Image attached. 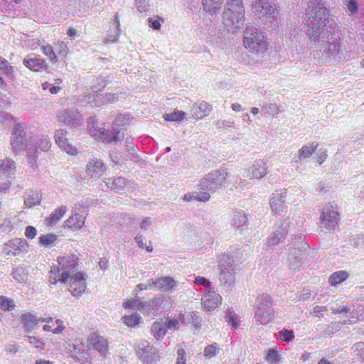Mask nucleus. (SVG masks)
Returning a JSON list of instances; mask_svg holds the SVG:
<instances>
[{
  "label": "nucleus",
  "instance_id": "f257e3e1",
  "mask_svg": "<svg viewBox=\"0 0 364 364\" xmlns=\"http://www.w3.org/2000/svg\"><path fill=\"white\" fill-rule=\"evenodd\" d=\"M304 25L307 28V35L310 40L316 43L326 28H333L329 20V9L326 0H309L306 9Z\"/></svg>",
  "mask_w": 364,
  "mask_h": 364
},
{
  "label": "nucleus",
  "instance_id": "f704fd0d",
  "mask_svg": "<svg viewBox=\"0 0 364 364\" xmlns=\"http://www.w3.org/2000/svg\"><path fill=\"white\" fill-rule=\"evenodd\" d=\"M329 309L332 311V313L335 314L347 315L348 314H353L351 308L344 304L343 301L339 300L330 303Z\"/></svg>",
  "mask_w": 364,
  "mask_h": 364
},
{
  "label": "nucleus",
  "instance_id": "f03ea898",
  "mask_svg": "<svg viewBox=\"0 0 364 364\" xmlns=\"http://www.w3.org/2000/svg\"><path fill=\"white\" fill-rule=\"evenodd\" d=\"M244 21L245 8L242 0L228 1L223 11V24L229 28L237 29L243 25Z\"/></svg>",
  "mask_w": 364,
  "mask_h": 364
},
{
  "label": "nucleus",
  "instance_id": "473e14b6",
  "mask_svg": "<svg viewBox=\"0 0 364 364\" xmlns=\"http://www.w3.org/2000/svg\"><path fill=\"white\" fill-rule=\"evenodd\" d=\"M220 299V295L209 291L205 296L203 306L208 311H210L217 306Z\"/></svg>",
  "mask_w": 364,
  "mask_h": 364
},
{
  "label": "nucleus",
  "instance_id": "4c0bfd02",
  "mask_svg": "<svg viewBox=\"0 0 364 364\" xmlns=\"http://www.w3.org/2000/svg\"><path fill=\"white\" fill-rule=\"evenodd\" d=\"M67 211V207L61 205L56 208L46 220L48 226H53L56 224Z\"/></svg>",
  "mask_w": 364,
  "mask_h": 364
},
{
  "label": "nucleus",
  "instance_id": "37998d69",
  "mask_svg": "<svg viewBox=\"0 0 364 364\" xmlns=\"http://www.w3.org/2000/svg\"><path fill=\"white\" fill-rule=\"evenodd\" d=\"M113 26L114 27V30L112 33L109 34L107 38L105 39V43H110L116 42L119 36L121 31L119 30V21L117 18V16H115V18L114 19Z\"/></svg>",
  "mask_w": 364,
  "mask_h": 364
},
{
  "label": "nucleus",
  "instance_id": "9b49d317",
  "mask_svg": "<svg viewBox=\"0 0 364 364\" xmlns=\"http://www.w3.org/2000/svg\"><path fill=\"white\" fill-rule=\"evenodd\" d=\"M136 353L146 364H155L159 360L156 348L150 346L147 341H142L138 345Z\"/></svg>",
  "mask_w": 364,
  "mask_h": 364
},
{
  "label": "nucleus",
  "instance_id": "cd10ccee",
  "mask_svg": "<svg viewBox=\"0 0 364 364\" xmlns=\"http://www.w3.org/2000/svg\"><path fill=\"white\" fill-rule=\"evenodd\" d=\"M318 144L312 143L311 145H304L296 154L292 158L291 163H298L310 157L317 148Z\"/></svg>",
  "mask_w": 364,
  "mask_h": 364
},
{
  "label": "nucleus",
  "instance_id": "6ab92c4d",
  "mask_svg": "<svg viewBox=\"0 0 364 364\" xmlns=\"http://www.w3.org/2000/svg\"><path fill=\"white\" fill-rule=\"evenodd\" d=\"M106 169L104 162L97 158L90 159L86 166V173L91 178L100 176Z\"/></svg>",
  "mask_w": 364,
  "mask_h": 364
},
{
  "label": "nucleus",
  "instance_id": "0eeeda50",
  "mask_svg": "<svg viewBox=\"0 0 364 364\" xmlns=\"http://www.w3.org/2000/svg\"><path fill=\"white\" fill-rule=\"evenodd\" d=\"M171 306V299L169 296L159 295L149 301H145L142 309L144 311V314L157 316Z\"/></svg>",
  "mask_w": 364,
  "mask_h": 364
},
{
  "label": "nucleus",
  "instance_id": "ddd939ff",
  "mask_svg": "<svg viewBox=\"0 0 364 364\" xmlns=\"http://www.w3.org/2000/svg\"><path fill=\"white\" fill-rule=\"evenodd\" d=\"M58 117L60 122L70 127H77L82 123V115L77 109H65L60 112Z\"/></svg>",
  "mask_w": 364,
  "mask_h": 364
},
{
  "label": "nucleus",
  "instance_id": "052dcab7",
  "mask_svg": "<svg viewBox=\"0 0 364 364\" xmlns=\"http://www.w3.org/2000/svg\"><path fill=\"white\" fill-rule=\"evenodd\" d=\"M350 245L355 247L364 249V235H359L355 237H351L349 240Z\"/></svg>",
  "mask_w": 364,
  "mask_h": 364
},
{
  "label": "nucleus",
  "instance_id": "c756f323",
  "mask_svg": "<svg viewBox=\"0 0 364 364\" xmlns=\"http://www.w3.org/2000/svg\"><path fill=\"white\" fill-rule=\"evenodd\" d=\"M255 318L260 324L266 325L272 320L274 317L273 309H267V307L262 309L261 305L259 307L255 306Z\"/></svg>",
  "mask_w": 364,
  "mask_h": 364
},
{
  "label": "nucleus",
  "instance_id": "7ed1b4c3",
  "mask_svg": "<svg viewBox=\"0 0 364 364\" xmlns=\"http://www.w3.org/2000/svg\"><path fill=\"white\" fill-rule=\"evenodd\" d=\"M244 46L252 53H264L267 43L263 33L253 26H247L244 32Z\"/></svg>",
  "mask_w": 364,
  "mask_h": 364
},
{
  "label": "nucleus",
  "instance_id": "2f4dec72",
  "mask_svg": "<svg viewBox=\"0 0 364 364\" xmlns=\"http://www.w3.org/2000/svg\"><path fill=\"white\" fill-rule=\"evenodd\" d=\"M248 218L242 210H235L232 213L230 224L234 228H241L247 225Z\"/></svg>",
  "mask_w": 364,
  "mask_h": 364
},
{
  "label": "nucleus",
  "instance_id": "c03bdc74",
  "mask_svg": "<svg viewBox=\"0 0 364 364\" xmlns=\"http://www.w3.org/2000/svg\"><path fill=\"white\" fill-rule=\"evenodd\" d=\"M186 112L180 110H175L172 113H166L164 114V118L166 121L175 122L181 121L184 119Z\"/></svg>",
  "mask_w": 364,
  "mask_h": 364
},
{
  "label": "nucleus",
  "instance_id": "5fc2aeb1",
  "mask_svg": "<svg viewBox=\"0 0 364 364\" xmlns=\"http://www.w3.org/2000/svg\"><path fill=\"white\" fill-rule=\"evenodd\" d=\"M87 129L90 134L96 136L98 133L99 128L97 127V121L94 117H90L87 121Z\"/></svg>",
  "mask_w": 364,
  "mask_h": 364
},
{
  "label": "nucleus",
  "instance_id": "680f3d73",
  "mask_svg": "<svg viewBox=\"0 0 364 364\" xmlns=\"http://www.w3.org/2000/svg\"><path fill=\"white\" fill-rule=\"evenodd\" d=\"M129 118H127L125 115L119 114L118 115L112 124V129L114 131L120 130L119 127L123 125Z\"/></svg>",
  "mask_w": 364,
  "mask_h": 364
},
{
  "label": "nucleus",
  "instance_id": "58836bf2",
  "mask_svg": "<svg viewBox=\"0 0 364 364\" xmlns=\"http://www.w3.org/2000/svg\"><path fill=\"white\" fill-rule=\"evenodd\" d=\"M166 325L162 321H155L151 326V334L156 338L159 339L163 338L166 333Z\"/></svg>",
  "mask_w": 364,
  "mask_h": 364
},
{
  "label": "nucleus",
  "instance_id": "f8f14e48",
  "mask_svg": "<svg viewBox=\"0 0 364 364\" xmlns=\"http://www.w3.org/2000/svg\"><path fill=\"white\" fill-rule=\"evenodd\" d=\"M252 10L259 18L267 16L274 18L276 4L274 0H255L252 5Z\"/></svg>",
  "mask_w": 364,
  "mask_h": 364
},
{
  "label": "nucleus",
  "instance_id": "72a5a7b5",
  "mask_svg": "<svg viewBox=\"0 0 364 364\" xmlns=\"http://www.w3.org/2000/svg\"><path fill=\"white\" fill-rule=\"evenodd\" d=\"M211 111V107L206 102L200 105H193L192 107L193 117L196 119H202L207 116Z\"/></svg>",
  "mask_w": 364,
  "mask_h": 364
},
{
  "label": "nucleus",
  "instance_id": "603ef678",
  "mask_svg": "<svg viewBox=\"0 0 364 364\" xmlns=\"http://www.w3.org/2000/svg\"><path fill=\"white\" fill-rule=\"evenodd\" d=\"M41 200V196L38 193H32L25 199L24 203L28 208H32L36 205H39Z\"/></svg>",
  "mask_w": 364,
  "mask_h": 364
},
{
  "label": "nucleus",
  "instance_id": "c9c22d12",
  "mask_svg": "<svg viewBox=\"0 0 364 364\" xmlns=\"http://www.w3.org/2000/svg\"><path fill=\"white\" fill-rule=\"evenodd\" d=\"M85 217L80 215L78 213H75V215L70 216L68 219L65 220V225L69 228L78 230L80 229L85 223Z\"/></svg>",
  "mask_w": 364,
  "mask_h": 364
},
{
  "label": "nucleus",
  "instance_id": "a18cd8bd",
  "mask_svg": "<svg viewBox=\"0 0 364 364\" xmlns=\"http://www.w3.org/2000/svg\"><path fill=\"white\" fill-rule=\"evenodd\" d=\"M157 290L156 279H150L146 283L139 284L136 286L135 290L141 291L144 290Z\"/></svg>",
  "mask_w": 364,
  "mask_h": 364
},
{
  "label": "nucleus",
  "instance_id": "7c9ffc66",
  "mask_svg": "<svg viewBox=\"0 0 364 364\" xmlns=\"http://www.w3.org/2000/svg\"><path fill=\"white\" fill-rule=\"evenodd\" d=\"M16 171V164L12 159L6 158L0 161V178L14 174Z\"/></svg>",
  "mask_w": 364,
  "mask_h": 364
},
{
  "label": "nucleus",
  "instance_id": "a878e982",
  "mask_svg": "<svg viewBox=\"0 0 364 364\" xmlns=\"http://www.w3.org/2000/svg\"><path fill=\"white\" fill-rule=\"evenodd\" d=\"M23 64L28 69L35 72L46 70L48 68L46 62L43 59L29 55L24 58Z\"/></svg>",
  "mask_w": 364,
  "mask_h": 364
},
{
  "label": "nucleus",
  "instance_id": "6e6552de",
  "mask_svg": "<svg viewBox=\"0 0 364 364\" xmlns=\"http://www.w3.org/2000/svg\"><path fill=\"white\" fill-rule=\"evenodd\" d=\"M77 258L74 255L58 257L57 261L63 270L61 277L59 279L60 282L66 283L69 277L75 274V272L77 270Z\"/></svg>",
  "mask_w": 364,
  "mask_h": 364
},
{
  "label": "nucleus",
  "instance_id": "c85d7f7f",
  "mask_svg": "<svg viewBox=\"0 0 364 364\" xmlns=\"http://www.w3.org/2000/svg\"><path fill=\"white\" fill-rule=\"evenodd\" d=\"M332 42L327 41L326 46L323 48V55L326 58H335L339 54L341 41L340 38H335Z\"/></svg>",
  "mask_w": 364,
  "mask_h": 364
},
{
  "label": "nucleus",
  "instance_id": "4d7b16f0",
  "mask_svg": "<svg viewBox=\"0 0 364 364\" xmlns=\"http://www.w3.org/2000/svg\"><path fill=\"white\" fill-rule=\"evenodd\" d=\"M187 320L196 328L200 326V319L197 311H191L187 315Z\"/></svg>",
  "mask_w": 364,
  "mask_h": 364
},
{
  "label": "nucleus",
  "instance_id": "412c9836",
  "mask_svg": "<svg viewBox=\"0 0 364 364\" xmlns=\"http://www.w3.org/2000/svg\"><path fill=\"white\" fill-rule=\"evenodd\" d=\"M287 193L281 191L280 193H274L269 200V205L272 210L274 214L280 215L286 208L284 203H286Z\"/></svg>",
  "mask_w": 364,
  "mask_h": 364
},
{
  "label": "nucleus",
  "instance_id": "69168bd1",
  "mask_svg": "<svg viewBox=\"0 0 364 364\" xmlns=\"http://www.w3.org/2000/svg\"><path fill=\"white\" fill-rule=\"evenodd\" d=\"M279 358L280 356L275 349L272 348L268 351V354L267 355V361L271 363H277L279 360Z\"/></svg>",
  "mask_w": 364,
  "mask_h": 364
},
{
  "label": "nucleus",
  "instance_id": "423d86ee",
  "mask_svg": "<svg viewBox=\"0 0 364 364\" xmlns=\"http://www.w3.org/2000/svg\"><path fill=\"white\" fill-rule=\"evenodd\" d=\"M227 176L228 173L224 169L211 171L200 181V189L215 193L223 187Z\"/></svg>",
  "mask_w": 364,
  "mask_h": 364
},
{
  "label": "nucleus",
  "instance_id": "1a4fd4ad",
  "mask_svg": "<svg viewBox=\"0 0 364 364\" xmlns=\"http://www.w3.org/2000/svg\"><path fill=\"white\" fill-rule=\"evenodd\" d=\"M340 213L336 208L331 205L323 208L321 215V223L323 228L328 230H333L338 225Z\"/></svg>",
  "mask_w": 364,
  "mask_h": 364
},
{
  "label": "nucleus",
  "instance_id": "393cba45",
  "mask_svg": "<svg viewBox=\"0 0 364 364\" xmlns=\"http://www.w3.org/2000/svg\"><path fill=\"white\" fill-rule=\"evenodd\" d=\"M157 290L162 292H173L177 286V282L171 277H161L156 279Z\"/></svg>",
  "mask_w": 364,
  "mask_h": 364
},
{
  "label": "nucleus",
  "instance_id": "f3484780",
  "mask_svg": "<svg viewBox=\"0 0 364 364\" xmlns=\"http://www.w3.org/2000/svg\"><path fill=\"white\" fill-rule=\"evenodd\" d=\"M289 221L288 219L280 220L276 225L278 229L274 232L273 235L269 237L268 245L274 246L277 245L281 240L284 239L288 232L289 228Z\"/></svg>",
  "mask_w": 364,
  "mask_h": 364
},
{
  "label": "nucleus",
  "instance_id": "6e6d98bb",
  "mask_svg": "<svg viewBox=\"0 0 364 364\" xmlns=\"http://www.w3.org/2000/svg\"><path fill=\"white\" fill-rule=\"evenodd\" d=\"M42 52L47 56L49 57L50 60L53 63L57 61V56L53 50V48L50 45H45L41 47Z\"/></svg>",
  "mask_w": 364,
  "mask_h": 364
},
{
  "label": "nucleus",
  "instance_id": "ea45409f",
  "mask_svg": "<svg viewBox=\"0 0 364 364\" xmlns=\"http://www.w3.org/2000/svg\"><path fill=\"white\" fill-rule=\"evenodd\" d=\"M21 318L27 332L31 331L40 321L31 314H23L21 316Z\"/></svg>",
  "mask_w": 364,
  "mask_h": 364
},
{
  "label": "nucleus",
  "instance_id": "e2e57ef3",
  "mask_svg": "<svg viewBox=\"0 0 364 364\" xmlns=\"http://www.w3.org/2000/svg\"><path fill=\"white\" fill-rule=\"evenodd\" d=\"M134 2L137 8V10L139 12L142 13L148 10V8L149 6L148 0H134Z\"/></svg>",
  "mask_w": 364,
  "mask_h": 364
},
{
  "label": "nucleus",
  "instance_id": "a19ab883",
  "mask_svg": "<svg viewBox=\"0 0 364 364\" xmlns=\"http://www.w3.org/2000/svg\"><path fill=\"white\" fill-rule=\"evenodd\" d=\"M348 276L349 274L346 271L341 270L335 272L329 277L328 282L332 286H336L337 284L344 282L348 277Z\"/></svg>",
  "mask_w": 364,
  "mask_h": 364
},
{
  "label": "nucleus",
  "instance_id": "9d476101",
  "mask_svg": "<svg viewBox=\"0 0 364 364\" xmlns=\"http://www.w3.org/2000/svg\"><path fill=\"white\" fill-rule=\"evenodd\" d=\"M11 145L14 152L23 151L27 146V138L25 127L23 124H16L12 131Z\"/></svg>",
  "mask_w": 364,
  "mask_h": 364
},
{
  "label": "nucleus",
  "instance_id": "774afa93",
  "mask_svg": "<svg viewBox=\"0 0 364 364\" xmlns=\"http://www.w3.org/2000/svg\"><path fill=\"white\" fill-rule=\"evenodd\" d=\"M352 350L355 355L359 356L364 352V342H358L353 347Z\"/></svg>",
  "mask_w": 364,
  "mask_h": 364
},
{
  "label": "nucleus",
  "instance_id": "4468645a",
  "mask_svg": "<svg viewBox=\"0 0 364 364\" xmlns=\"http://www.w3.org/2000/svg\"><path fill=\"white\" fill-rule=\"evenodd\" d=\"M28 247L27 241L25 239L15 238L9 240L4 246L3 251L9 255H19L21 252H26Z\"/></svg>",
  "mask_w": 364,
  "mask_h": 364
},
{
  "label": "nucleus",
  "instance_id": "09e8293b",
  "mask_svg": "<svg viewBox=\"0 0 364 364\" xmlns=\"http://www.w3.org/2000/svg\"><path fill=\"white\" fill-rule=\"evenodd\" d=\"M140 318V316L136 312L125 315L123 317L124 323L130 327L135 326L139 323Z\"/></svg>",
  "mask_w": 364,
  "mask_h": 364
},
{
  "label": "nucleus",
  "instance_id": "3c124183",
  "mask_svg": "<svg viewBox=\"0 0 364 364\" xmlns=\"http://www.w3.org/2000/svg\"><path fill=\"white\" fill-rule=\"evenodd\" d=\"M57 240V236L53 234L43 235L39 237V242L46 247H50Z\"/></svg>",
  "mask_w": 364,
  "mask_h": 364
},
{
  "label": "nucleus",
  "instance_id": "864d4df0",
  "mask_svg": "<svg viewBox=\"0 0 364 364\" xmlns=\"http://www.w3.org/2000/svg\"><path fill=\"white\" fill-rule=\"evenodd\" d=\"M278 336L281 340L285 342H291L294 340L295 336L292 330L282 329L278 332Z\"/></svg>",
  "mask_w": 364,
  "mask_h": 364
},
{
  "label": "nucleus",
  "instance_id": "338daca9",
  "mask_svg": "<svg viewBox=\"0 0 364 364\" xmlns=\"http://www.w3.org/2000/svg\"><path fill=\"white\" fill-rule=\"evenodd\" d=\"M50 146V141L48 136H41V142L38 144L39 149L42 151H47Z\"/></svg>",
  "mask_w": 364,
  "mask_h": 364
},
{
  "label": "nucleus",
  "instance_id": "de8ad7c7",
  "mask_svg": "<svg viewBox=\"0 0 364 364\" xmlns=\"http://www.w3.org/2000/svg\"><path fill=\"white\" fill-rule=\"evenodd\" d=\"M144 304H145V301H143L141 299L138 298V299L128 300L124 304V306L126 308L138 309L144 314V311L142 309V307H144Z\"/></svg>",
  "mask_w": 364,
  "mask_h": 364
},
{
  "label": "nucleus",
  "instance_id": "2eb2a0df",
  "mask_svg": "<svg viewBox=\"0 0 364 364\" xmlns=\"http://www.w3.org/2000/svg\"><path fill=\"white\" fill-rule=\"evenodd\" d=\"M69 279H70L69 291L75 296L81 295L86 288V282L83 274L82 272L73 274Z\"/></svg>",
  "mask_w": 364,
  "mask_h": 364
},
{
  "label": "nucleus",
  "instance_id": "b1692460",
  "mask_svg": "<svg viewBox=\"0 0 364 364\" xmlns=\"http://www.w3.org/2000/svg\"><path fill=\"white\" fill-rule=\"evenodd\" d=\"M204 27H201L200 32L203 33V35L210 40L214 38L220 39L223 36V33L221 32V29L212 21L209 20L204 23Z\"/></svg>",
  "mask_w": 364,
  "mask_h": 364
},
{
  "label": "nucleus",
  "instance_id": "79ce46f5",
  "mask_svg": "<svg viewBox=\"0 0 364 364\" xmlns=\"http://www.w3.org/2000/svg\"><path fill=\"white\" fill-rule=\"evenodd\" d=\"M273 299L267 294L259 295L256 300V306L259 307L261 305L262 309L267 307V309H273Z\"/></svg>",
  "mask_w": 364,
  "mask_h": 364
},
{
  "label": "nucleus",
  "instance_id": "8fccbe9b",
  "mask_svg": "<svg viewBox=\"0 0 364 364\" xmlns=\"http://www.w3.org/2000/svg\"><path fill=\"white\" fill-rule=\"evenodd\" d=\"M226 321L228 322L232 328H237L240 326V320L234 311L228 310L226 316Z\"/></svg>",
  "mask_w": 364,
  "mask_h": 364
},
{
  "label": "nucleus",
  "instance_id": "bb28decb",
  "mask_svg": "<svg viewBox=\"0 0 364 364\" xmlns=\"http://www.w3.org/2000/svg\"><path fill=\"white\" fill-rule=\"evenodd\" d=\"M250 178L261 179L267 172V166L262 160H257L254 162L249 169Z\"/></svg>",
  "mask_w": 364,
  "mask_h": 364
},
{
  "label": "nucleus",
  "instance_id": "dca6fc26",
  "mask_svg": "<svg viewBox=\"0 0 364 364\" xmlns=\"http://www.w3.org/2000/svg\"><path fill=\"white\" fill-rule=\"evenodd\" d=\"M106 186L115 192L123 191L126 189L134 188L135 183L131 181H127L122 177L109 178L105 181Z\"/></svg>",
  "mask_w": 364,
  "mask_h": 364
},
{
  "label": "nucleus",
  "instance_id": "39448f33",
  "mask_svg": "<svg viewBox=\"0 0 364 364\" xmlns=\"http://www.w3.org/2000/svg\"><path fill=\"white\" fill-rule=\"evenodd\" d=\"M295 240H298L300 244L297 247H293L290 250L288 261L291 269H299L306 262L307 256L310 253H313L314 250H311L309 245L304 241V237L303 235H298Z\"/></svg>",
  "mask_w": 364,
  "mask_h": 364
},
{
  "label": "nucleus",
  "instance_id": "a211bd4d",
  "mask_svg": "<svg viewBox=\"0 0 364 364\" xmlns=\"http://www.w3.org/2000/svg\"><path fill=\"white\" fill-rule=\"evenodd\" d=\"M87 346L90 350H96L103 355L108 351L107 339L95 333L90 334L89 336Z\"/></svg>",
  "mask_w": 364,
  "mask_h": 364
},
{
  "label": "nucleus",
  "instance_id": "5701e85b",
  "mask_svg": "<svg viewBox=\"0 0 364 364\" xmlns=\"http://www.w3.org/2000/svg\"><path fill=\"white\" fill-rule=\"evenodd\" d=\"M105 98H106L107 102H113L114 96L109 95L104 97L100 95L89 94L88 95L85 96L81 100L80 102L85 105H88L92 107H99L103 103Z\"/></svg>",
  "mask_w": 364,
  "mask_h": 364
},
{
  "label": "nucleus",
  "instance_id": "bf43d9fd",
  "mask_svg": "<svg viewBox=\"0 0 364 364\" xmlns=\"http://www.w3.org/2000/svg\"><path fill=\"white\" fill-rule=\"evenodd\" d=\"M27 341L35 346L36 348L38 350H42L45 347V343L41 341L40 339L37 338L35 336H25Z\"/></svg>",
  "mask_w": 364,
  "mask_h": 364
},
{
  "label": "nucleus",
  "instance_id": "aec40b11",
  "mask_svg": "<svg viewBox=\"0 0 364 364\" xmlns=\"http://www.w3.org/2000/svg\"><path fill=\"white\" fill-rule=\"evenodd\" d=\"M66 134L67 131L65 129H60L56 130L55 134V141L59 147L63 149L66 153L71 155H75L77 153V150L71 144H68V139L65 138Z\"/></svg>",
  "mask_w": 364,
  "mask_h": 364
},
{
  "label": "nucleus",
  "instance_id": "e433bc0d",
  "mask_svg": "<svg viewBox=\"0 0 364 364\" xmlns=\"http://www.w3.org/2000/svg\"><path fill=\"white\" fill-rule=\"evenodd\" d=\"M224 0H202L203 9L210 14H214L220 9Z\"/></svg>",
  "mask_w": 364,
  "mask_h": 364
},
{
  "label": "nucleus",
  "instance_id": "49530a36",
  "mask_svg": "<svg viewBox=\"0 0 364 364\" xmlns=\"http://www.w3.org/2000/svg\"><path fill=\"white\" fill-rule=\"evenodd\" d=\"M15 308V304L12 299L4 296H0V309L2 311H12Z\"/></svg>",
  "mask_w": 364,
  "mask_h": 364
},
{
  "label": "nucleus",
  "instance_id": "0e129e2a",
  "mask_svg": "<svg viewBox=\"0 0 364 364\" xmlns=\"http://www.w3.org/2000/svg\"><path fill=\"white\" fill-rule=\"evenodd\" d=\"M55 50L60 57H65L68 54V48L63 42L58 43L55 46Z\"/></svg>",
  "mask_w": 364,
  "mask_h": 364
},
{
  "label": "nucleus",
  "instance_id": "4be33fe9",
  "mask_svg": "<svg viewBox=\"0 0 364 364\" xmlns=\"http://www.w3.org/2000/svg\"><path fill=\"white\" fill-rule=\"evenodd\" d=\"M103 142H117L122 140L124 138V133L121 132V130L112 131L105 129L104 128H99L97 135Z\"/></svg>",
  "mask_w": 364,
  "mask_h": 364
},
{
  "label": "nucleus",
  "instance_id": "20e7f679",
  "mask_svg": "<svg viewBox=\"0 0 364 364\" xmlns=\"http://www.w3.org/2000/svg\"><path fill=\"white\" fill-rule=\"evenodd\" d=\"M220 269L219 279L228 288L232 287L235 283V259L230 252L221 254L218 259Z\"/></svg>",
  "mask_w": 364,
  "mask_h": 364
},
{
  "label": "nucleus",
  "instance_id": "13d9d810",
  "mask_svg": "<svg viewBox=\"0 0 364 364\" xmlns=\"http://www.w3.org/2000/svg\"><path fill=\"white\" fill-rule=\"evenodd\" d=\"M60 268L56 265H53L50 267V270L49 272V282L53 284H56L58 282L57 278L59 276Z\"/></svg>",
  "mask_w": 364,
  "mask_h": 364
}]
</instances>
